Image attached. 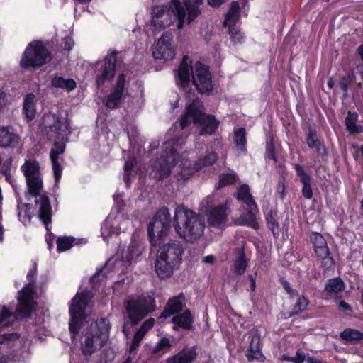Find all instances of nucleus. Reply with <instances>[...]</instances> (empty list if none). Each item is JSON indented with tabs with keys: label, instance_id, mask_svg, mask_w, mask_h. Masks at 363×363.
Wrapping results in <instances>:
<instances>
[{
	"label": "nucleus",
	"instance_id": "4be33fe9",
	"mask_svg": "<svg viewBox=\"0 0 363 363\" xmlns=\"http://www.w3.org/2000/svg\"><path fill=\"white\" fill-rule=\"evenodd\" d=\"M227 221L226 208L218 206L211 209L208 214V223L210 225L220 228L225 225Z\"/></svg>",
	"mask_w": 363,
	"mask_h": 363
},
{
	"label": "nucleus",
	"instance_id": "ddd939ff",
	"mask_svg": "<svg viewBox=\"0 0 363 363\" xmlns=\"http://www.w3.org/2000/svg\"><path fill=\"white\" fill-rule=\"evenodd\" d=\"M118 54V51L113 50L104 57V63L96 77L97 88L104 86L106 82H111L114 79L116 74Z\"/></svg>",
	"mask_w": 363,
	"mask_h": 363
},
{
	"label": "nucleus",
	"instance_id": "72a5a7b5",
	"mask_svg": "<svg viewBox=\"0 0 363 363\" xmlns=\"http://www.w3.org/2000/svg\"><path fill=\"white\" fill-rule=\"evenodd\" d=\"M264 157L266 160H272L274 164L278 162V156L275 151L274 137L272 134H269L267 138Z\"/></svg>",
	"mask_w": 363,
	"mask_h": 363
},
{
	"label": "nucleus",
	"instance_id": "6ab92c4d",
	"mask_svg": "<svg viewBox=\"0 0 363 363\" xmlns=\"http://www.w3.org/2000/svg\"><path fill=\"white\" fill-rule=\"evenodd\" d=\"M293 167L296 171V176L299 178V181L303 185L301 193L303 196L308 200L313 198V192L311 187L313 178L308 174L303 167L299 164H294Z\"/></svg>",
	"mask_w": 363,
	"mask_h": 363
},
{
	"label": "nucleus",
	"instance_id": "69168bd1",
	"mask_svg": "<svg viewBox=\"0 0 363 363\" xmlns=\"http://www.w3.org/2000/svg\"><path fill=\"white\" fill-rule=\"evenodd\" d=\"M248 278L250 281V289L252 291H254L256 288V279L252 274H249Z\"/></svg>",
	"mask_w": 363,
	"mask_h": 363
},
{
	"label": "nucleus",
	"instance_id": "0e129e2a",
	"mask_svg": "<svg viewBox=\"0 0 363 363\" xmlns=\"http://www.w3.org/2000/svg\"><path fill=\"white\" fill-rule=\"evenodd\" d=\"M55 149L58 151V154H63L65 151V145L55 143L54 144Z\"/></svg>",
	"mask_w": 363,
	"mask_h": 363
},
{
	"label": "nucleus",
	"instance_id": "4d7b16f0",
	"mask_svg": "<svg viewBox=\"0 0 363 363\" xmlns=\"http://www.w3.org/2000/svg\"><path fill=\"white\" fill-rule=\"evenodd\" d=\"M306 359L305 352L301 350H298L296 351V354L295 357H293L290 359V362L294 363H303Z\"/></svg>",
	"mask_w": 363,
	"mask_h": 363
},
{
	"label": "nucleus",
	"instance_id": "7ed1b4c3",
	"mask_svg": "<svg viewBox=\"0 0 363 363\" xmlns=\"http://www.w3.org/2000/svg\"><path fill=\"white\" fill-rule=\"evenodd\" d=\"M172 225L179 236L189 243L199 240L206 228L204 218L200 213L183 206L175 208Z\"/></svg>",
	"mask_w": 363,
	"mask_h": 363
},
{
	"label": "nucleus",
	"instance_id": "c85d7f7f",
	"mask_svg": "<svg viewBox=\"0 0 363 363\" xmlns=\"http://www.w3.org/2000/svg\"><path fill=\"white\" fill-rule=\"evenodd\" d=\"M345 286L344 281L340 277H335L327 280L324 291L328 295H331L343 291Z\"/></svg>",
	"mask_w": 363,
	"mask_h": 363
},
{
	"label": "nucleus",
	"instance_id": "b1692460",
	"mask_svg": "<svg viewBox=\"0 0 363 363\" xmlns=\"http://www.w3.org/2000/svg\"><path fill=\"white\" fill-rule=\"evenodd\" d=\"M19 140V136L9 131L8 128H0V147L4 148H14L18 144Z\"/></svg>",
	"mask_w": 363,
	"mask_h": 363
},
{
	"label": "nucleus",
	"instance_id": "a19ab883",
	"mask_svg": "<svg viewBox=\"0 0 363 363\" xmlns=\"http://www.w3.org/2000/svg\"><path fill=\"white\" fill-rule=\"evenodd\" d=\"M247 267V262L245 258L244 250H242L234 262V272L238 275L245 273Z\"/></svg>",
	"mask_w": 363,
	"mask_h": 363
},
{
	"label": "nucleus",
	"instance_id": "39448f33",
	"mask_svg": "<svg viewBox=\"0 0 363 363\" xmlns=\"http://www.w3.org/2000/svg\"><path fill=\"white\" fill-rule=\"evenodd\" d=\"M111 330L110 323L106 318H100L91 323L85 334V339L81 343L82 352L84 356H91L94 352L104 347L108 338Z\"/></svg>",
	"mask_w": 363,
	"mask_h": 363
},
{
	"label": "nucleus",
	"instance_id": "de8ad7c7",
	"mask_svg": "<svg viewBox=\"0 0 363 363\" xmlns=\"http://www.w3.org/2000/svg\"><path fill=\"white\" fill-rule=\"evenodd\" d=\"M172 345L169 340L165 337H162L154 347L153 353L157 354L164 349H170Z\"/></svg>",
	"mask_w": 363,
	"mask_h": 363
},
{
	"label": "nucleus",
	"instance_id": "c03bdc74",
	"mask_svg": "<svg viewBox=\"0 0 363 363\" xmlns=\"http://www.w3.org/2000/svg\"><path fill=\"white\" fill-rule=\"evenodd\" d=\"M354 79L353 74H347L343 76L340 81V88L344 91V96L347 94L348 89Z\"/></svg>",
	"mask_w": 363,
	"mask_h": 363
},
{
	"label": "nucleus",
	"instance_id": "5fc2aeb1",
	"mask_svg": "<svg viewBox=\"0 0 363 363\" xmlns=\"http://www.w3.org/2000/svg\"><path fill=\"white\" fill-rule=\"evenodd\" d=\"M37 274V264L35 262L32 267L29 269L28 274H27V279L29 281L28 283H33V285L35 286V276Z\"/></svg>",
	"mask_w": 363,
	"mask_h": 363
},
{
	"label": "nucleus",
	"instance_id": "473e14b6",
	"mask_svg": "<svg viewBox=\"0 0 363 363\" xmlns=\"http://www.w3.org/2000/svg\"><path fill=\"white\" fill-rule=\"evenodd\" d=\"M189 7V21H194L201 13V6L203 0H186Z\"/></svg>",
	"mask_w": 363,
	"mask_h": 363
},
{
	"label": "nucleus",
	"instance_id": "a211bd4d",
	"mask_svg": "<svg viewBox=\"0 0 363 363\" xmlns=\"http://www.w3.org/2000/svg\"><path fill=\"white\" fill-rule=\"evenodd\" d=\"M186 297L183 292L179 293L177 296L170 298L160 314L159 318L167 319L172 315H178L183 311Z\"/></svg>",
	"mask_w": 363,
	"mask_h": 363
},
{
	"label": "nucleus",
	"instance_id": "5701e85b",
	"mask_svg": "<svg viewBox=\"0 0 363 363\" xmlns=\"http://www.w3.org/2000/svg\"><path fill=\"white\" fill-rule=\"evenodd\" d=\"M48 128L49 130L55 134V137L57 139H60L61 136L72 133L70 121L68 118H63L62 117H57Z\"/></svg>",
	"mask_w": 363,
	"mask_h": 363
},
{
	"label": "nucleus",
	"instance_id": "680f3d73",
	"mask_svg": "<svg viewBox=\"0 0 363 363\" xmlns=\"http://www.w3.org/2000/svg\"><path fill=\"white\" fill-rule=\"evenodd\" d=\"M59 155H60V154H58V151H57L56 149L52 148L50 152V157L51 162H53L55 161H58Z\"/></svg>",
	"mask_w": 363,
	"mask_h": 363
},
{
	"label": "nucleus",
	"instance_id": "774afa93",
	"mask_svg": "<svg viewBox=\"0 0 363 363\" xmlns=\"http://www.w3.org/2000/svg\"><path fill=\"white\" fill-rule=\"evenodd\" d=\"M215 257L213 255H207L203 258V261L205 263L213 264L215 262Z\"/></svg>",
	"mask_w": 363,
	"mask_h": 363
},
{
	"label": "nucleus",
	"instance_id": "49530a36",
	"mask_svg": "<svg viewBox=\"0 0 363 363\" xmlns=\"http://www.w3.org/2000/svg\"><path fill=\"white\" fill-rule=\"evenodd\" d=\"M240 11V6L237 1L232 2L230 9L228 13V19H225L223 23H227V21H236L238 14Z\"/></svg>",
	"mask_w": 363,
	"mask_h": 363
},
{
	"label": "nucleus",
	"instance_id": "603ef678",
	"mask_svg": "<svg viewBox=\"0 0 363 363\" xmlns=\"http://www.w3.org/2000/svg\"><path fill=\"white\" fill-rule=\"evenodd\" d=\"M62 42L64 45L63 50L67 51L68 55L74 45V40L71 36L67 35L66 37L63 38Z\"/></svg>",
	"mask_w": 363,
	"mask_h": 363
},
{
	"label": "nucleus",
	"instance_id": "423d86ee",
	"mask_svg": "<svg viewBox=\"0 0 363 363\" xmlns=\"http://www.w3.org/2000/svg\"><path fill=\"white\" fill-rule=\"evenodd\" d=\"M52 60V54L43 41L34 40L30 42L23 51L19 62L23 69L36 70Z\"/></svg>",
	"mask_w": 363,
	"mask_h": 363
},
{
	"label": "nucleus",
	"instance_id": "2eb2a0df",
	"mask_svg": "<svg viewBox=\"0 0 363 363\" xmlns=\"http://www.w3.org/2000/svg\"><path fill=\"white\" fill-rule=\"evenodd\" d=\"M172 40L173 35L170 32L166 31L162 33L152 50V55L156 60L167 61L174 57L175 50Z\"/></svg>",
	"mask_w": 363,
	"mask_h": 363
},
{
	"label": "nucleus",
	"instance_id": "a18cd8bd",
	"mask_svg": "<svg viewBox=\"0 0 363 363\" xmlns=\"http://www.w3.org/2000/svg\"><path fill=\"white\" fill-rule=\"evenodd\" d=\"M279 283L290 298L298 296V291L291 288L290 283L284 277L279 278Z\"/></svg>",
	"mask_w": 363,
	"mask_h": 363
},
{
	"label": "nucleus",
	"instance_id": "f704fd0d",
	"mask_svg": "<svg viewBox=\"0 0 363 363\" xmlns=\"http://www.w3.org/2000/svg\"><path fill=\"white\" fill-rule=\"evenodd\" d=\"M340 337L346 342H357L363 340V333L356 329L347 328L340 333Z\"/></svg>",
	"mask_w": 363,
	"mask_h": 363
},
{
	"label": "nucleus",
	"instance_id": "cd10ccee",
	"mask_svg": "<svg viewBox=\"0 0 363 363\" xmlns=\"http://www.w3.org/2000/svg\"><path fill=\"white\" fill-rule=\"evenodd\" d=\"M51 85L69 93L77 88V82L73 79H65L63 77L55 75L51 79Z\"/></svg>",
	"mask_w": 363,
	"mask_h": 363
},
{
	"label": "nucleus",
	"instance_id": "09e8293b",
	"mask_svg": "<svg viewBox=\"0 0 363 363\" xmlns=\"http://www.w3.org/2000/svg\"><path fill=\"white\" fill-rule=\"evenodd\" d=\"M144 336L145 335L141 334L138 330L135 333L133 340H132V342H131V344L130 345V348H129L130 353H132L133 351H135L138 347V346Z\"/></svg>",
	"mask_w": 363,
	"mask_h": 363
},
{
	"label": "nucleus",
	"instance_id": "f03ea898",
	"mask_svg": "<svg viewBox=\"0 0 363 363\" xmlns=\"http://www.w3.org/2000/svg\"><path fill=\"white\" fill-rule=\"evenodd\" d=\"M189 62L191 64V61H189L188 55H184L177 70L178 84L183 89H185L189 86L191 81L200 94L211 95L213 86L209 67L199 61L196 62L194 74L192 66L189 65Z\"/></svg>",
	"mask_w": 363,
	"mask_h": 363
},
{
	"label": "nucleus",
	"instance_id": "aec40b11",
	"mask_svg": "<svg viewBox=\"0 0 363 363\" xmlns=\"http://www.w3.org/2000/svg\"><path fill=\"white\" fill-rule=\"evenodd\" d=\"M245 356L248 362H251L255 359L263 362L264 356L262 352L261 336L258 333H255L251 335L250 343L245 352Z\"/></svg>",
	"mask_w": 363,
	"mask_h": 363
},
{
	"label": "nucleus",
	"instance_id": "393cba45",
	"mask_svg": "<svg viewBox=\"0 0 363 363\" xmlns=\"http://www.w3.org/2000/svg\"><path fill=\"white\" fill-rule=\"evenodd\" d=\"M172 323L184 330H191L193 328L194 318L189 309H186L182 313L174 316Z\"/></svg>",
	"mask_w": 363,
	"mask_h": 363
},
{
	"label": "nucleus",
	"instance_id": "ea45409f",
	"mask_svg": "<svg viewBox=\"0 0 363 363\" xmlns=\"http://www.w3.org/2000/svg\"><path fill=\"white\" fill-rule=\"evenodd\" d=\"M309 300L303 295L298 296V299L292 308L291 315H298L306 311L309 305Z\"/></svg>",
	"mask_w": 363,
	"mask_h": 363
},
{
	"label": "nucleus",
	"instance_id": "412c9836",
	"mask_svg": "<svg viewBox=\"0 0 363 363\" xmlns=\"http://www.w3.org/2000/svg\"><path fill=\"white\" fill-rule=\"evenodd\" d=\"M196 346L184 347L174 355L168 357L166 363H192L197 358Z\"/></svg>",
	"mask_w": 363,
	"mask_h": 363
},
{
	"label": "nucleus",
	"instance_id": "e433bc0d",
	"mask_svg": "<svg viewBox=\"0 0 363 363\" xmlns=\"http://www.w3.org/2000/svg\"><path fill=\"white\" fill-rule=\"evenodd\" d=\"M223 26L224 27H228V33L234 44H242L244 43V33L240 31V28H237L236 24H223Z\"/></svg>",
	"mask_w": 363,
	"mask_h": 363
},
{
	"label": "nucleus",
	"instance_id": "8fccbe9b",
	"mask_svg": "<svg viewBox=\"0 0 363 363\" xmlns=\"http://www.w3.org/2000/svg\"><path fill=\"white\" fill-rule=\"evenodd\" d=\"M155 323V321L154 318H149L142 323L138 331L145 335L151 328H153Z\"/></svg>",
	"mask_w": 363,
	"mask_h": 363
},
{
	"label": "nucleus",
	"instance_id": "4c0bfd02",
	"mask_svg": "<svg viewBox=\"0 0 363 363\" xmlns=\"http://www.w3.org/2000/svg\"><path fill=\"white\" fill-rule=\"evenodd\" d=\"M35 294L33 283H28L18 292V300L34 301Z\"/></svg>",
	"mask_w": 363,
	"mask_h": 363
},
{
	"label": "nucleus",
	"instance_id": "13d9d810",
	"mask_svg": "<svg viewBox=\"0 0 363 363\" xmlns=\"http://www.w3.org/2000/svg\"><path fill=\"white\" fill-rule=\"evenodd\" d=\"M135 164V159L133 158L132 160H128V161H126L125 162V164H124V172H125V174H130Z\"/></svg>",
	"mask_w": 363,
	"mask_h": 363
},
{
	"label": "nucleus",
	"instance_id": "dca6fc26",
	"mask_svg": "<svg viewBox=\"0 0 363 363\" xmlns=\"http://www.w3.org/2000/svg\"><path fill=\"white\" fill-rule=\"evenodd\" d=\"M125 92H127L126 75L121 73L118 75L111 93L104 100V106L111 110L118 108Z\"/></svg>",
	"mask_w": 363,
	"mask_h": 363
},
{
	"label": "nucleus",
	"instance_id": "37998d69",
	"mask_svg": "<svg viewBox=\"0 0 363 363\" xmlns=\"http://www.w3.org/2000/svg\"><path fill=\"white\" fill-rule=\"evenodd\" d=\"M13 317V313L11 312L6 306H0V327H9L12 325L9 318Z\"/></svg>",
	"mask_w": 363,
	"mask_h": 363
},
{
	"label": "nucleus",
	"instance_id": "7c9ffc66",
	"mask_svg": "<svg viewBox=\"0 0 363 363\" xmlns=\"http://www.w3.org/2000/svg\"><path fill=\"white\" fill-rule=\"evenodd\" d=\"M277 213L272 210L265 214V220L267 228L272 231L273 236L278 238L279 236V224L277 221Z\"/></svg>",
	"mask_w": 363,
	"mask_h": 363
},
{
	"label": "nucleus",
	"instance_id": "c9c22d12",
	"mask_svg": "<svg viewBox=\"0 0 363 363\" xmlns=\"http://www.w3.org/2000/svg\"><path fill=\"white\" fill-rule=\"evenodd\" d=\"M21 170L26 179L32 177H38L40 171V165L37 161H26L24 164L21 166Z\"/></svg>",
	"mask_w": 363,
	"mask_h": 363
},
{
	"label": "nucleus",
	"instance_id": "6e6d98bb",
	"mask_svg": "<svg viewBox=\"0 0 363 363\" xmlns=\"http://www.w3.org/2000/svg\"><path fill=\"white\" fill-rule=\"evenodd\" d=\"M20 337V335L17 333H4L1 336L0 343L2 344L6 341H15Z\"/></svg>",
	"mask_w": 363,
	"mask_h": 363
},
{
	"label": "nucleus",
	"instance_id": "f3484780",
	"mask_svg": "<svg viewBox=\"0 0 363 363\" xmlns=\"http://www.w3.org/2000/svg\"><path fill=\"white\" fill-rule=\"evenodd\" d=\"M305 140L309 149L315 150L318 157H320L323 160L328 157V152L327 147L318 135L315 125H309L308 128Z\"/></svg>",
	"mask_w": 363,
	"mask_h": 363
},
{
	"label": "nucleus",
	"instance_id": "bf43d9fd",
	"mask_svg": "<svg viewBox=\"0 0 363 363\" xmlns=\"http://www.w3.org/2000/svg\"><path fill=\"white\" fill-rule=\"evenodd\" d=\"M338 307L342 311H352V306L345 301H340L339 302Z\"/></svg>",
	"mask_w": 363,
	"mask_h": 363
},
{
	"label": "nucleus",
	"instance_id": "052dcab7",
	"mask_svg": "<svg viewBox=\"0 0 363 363\" xmlns=\"http://www.w3.org/2000/svg\"><path fill=\"white\" fill-rule=\"evenodd\" d=\"M208 4L212 7H219L223 4L225 3L227 0H207Z\"/></svg>",
	"mask_w": 363,
	"mask_h": 363
},
{
	"label": "nucleus",
	"instance_id": "f8f14e48",
	"mask_svg": "<svg viewBox=\"0 0 363 363\" xmlns=\"http://www.w3.org/2000/svg\"><path fill=\"white\" fill-rule=\"evenodd\" d=\"M310 240L313 245L314 252L318 258L321 261V267L325 271H329L333 269L335 260L331 255L327 241L321 233L312 232L310 235Z\"/></svg>",
	"mask_w": 363,
	"mask_h": 363
},
{
	"label": "nucleus",
	"instance_id": "79ce46f5",
	"mask_svg": "<svg viewBox=\"0 0 363 363\" xmlns=\"http://www.w3.org/2000/svg\"><path fill=\"white\" fill-rule=\"evenodd\" d=\"M238 179V177L235 174H222L219 177L218 183L217 184V189H219L227 186L233 185L237 182Z\"/></svg>",
	"mask_w": 363,
	"mask_h": 363
},
{
	"label": "nucleus",
	"instance_id": "4468645a",
	"mask_svg": "<svg viewBox=\"0 0 363 363\" xmlns=\"http://www.w3.org/2000/svg\"><path fill=\"white\" fill-rule=\"evenodd\" d=\"M236 198L248 208V225L255 230H257L259 228V223L256 220L255 213L258 211V207L250 193L248 184H244L240 186L236 194Z\"/></svg>",
	"mask_w": 363,
	"mask_h": 363
},
{
	"label": "nucleus",
	"instance_id": "20e7f679",
	"mask_svg": "<svg viewBox=\"0 0 363 363\" xmlns=\"http://www.w3.org/2000/svg\"><path fill=\"white\" fill-rule=\"evenodd\" d=\"M203 102L199 98L194 99L186 107L185 112L179 118V127L184 130L192 122L194 125H199V135H212L216 132L220 122L216 116L207 114L202 111Z\"/></svg>",
	"mask_w": 363,
	"mask_h": 363
},
{
	"label": "nucleus",
	"instance_id": "58836bf2",
	"mask_svg": "<svg viewBox=\"0 0 363 363\" xmlns=\"http://www.w3.org/2000/svg\"><path fill=\"white\" fill-rule=\"evenodd\" d=\"M75 238L71 236H61L57 240V250L59 252L69 250L74 245Z\"/></svg>",
	"mask_w": 363,
	"mask_h": 363
},
{
	"label": "nucleus",
	"instance_id": "f257e3e1",
	"mask_svg": "<svg viewBox=\"0 0 363 363\" xmlns=\"http://www.w3.org/2000/svg\"><path fill=\"white\" fill-rule=\"evenodd\" d=\"M169 208L162 207L157 211L147 225V235L152 247H159L155 261V272L161 279L170 277L174 269L182 260L184 247L181 242L170 240L162 245L171 228Z\"/></svg>",
	"mask_w": 363,
	"mask_h": 363
},
{
	"label": "nucleus",
	"instance_id": "6e6552de",
	"mask_svg": "<svg viewBox=\"0 0 363 363\" xmlns=\"http://www.w3.org/2000/svg\"><path fill=\"white\" fill-rule=\"evenodd\" d=\"M26 184L28 189L26 199L30 200L29 195L36 198L35 203L40 204L38 218L45 225L46 230L49 231V225L52 222V206L47 194H40L43 189V181L39 176L32 177L26 179Z\"/></svg>",
	"mask_w": 363,
	"mask_h": 363
},
{
	"label": "nucleus",
	"instance_id": "864d4df0",
	"mask_svg": "<svg viewBox=\"0 0 363 363\" xmlns=\"http://www.w3.org/2000/svg\"><path fill=\"white\" fill-rule=\"evenodd\" d=\"M217 160V155L214 152H211L206 155L201 160L202 166H211Z\"/></svg>",
	"mask_w": 363,
	"mask_h": 363
},
{
	"label": "nucleus",
	"instance_id": "338daca9",
	"mask_svg": "<svg viewBox=\"0 0 363 363\" xmlns=\"http://www.w3.org/2000/svg\"><path fill=\"white\" fill-rule=\"evenodd\" d=\"M307 363H328L325 361L318 359L313 357H308L306 359Z\"/></svg>",
	"mask_w": 363,
	"mask_h": 363
},
{
	"label": "nucleus",
	"instance_id": "2f4dec72",
	"mask_svg": "<svg viewBox=\"0 0 363 363\" xmlns=\"http://www.w3.org/2000/svg\"><path fill=\"white\" fill-rule=\"evenodd\" d=\"M247 133L245 128L235 129L233 141L237 148L241 152L247 151Z\"/></svg>",
	"mask_w": 363,
	"mask_h": 363
},
{
	"label": "nucleus",
	"instance_id": "3c124183",
	"mask_svg": "<svg viewBox=\"0 0 363 363\" xmlns=\"http://www.w3.org/2000/svg\"><path fill=\"white\" fill-rule=\"evenodd\" d=\"M52 170L54 173L55 180L56 182H58L61 177L62 174V167L61 164H60L59 161H55L52 162Z\"/></svg>",
	"mask_w": 363,
	"mask_h": 363
},
{
	"label": "nucleus",
	"instance_id": "0eeeda50",
	"mask_svg": "<svg viewBox=\"0 0 363 363\" xmlns=\"http://www.w3.org/2000/svg\"><path fill=\"white\" fill-rule=\"evenodd\" d=\"M151 23H164L169 21L170 23H184L187 18L189 21V7L186 1L182 2L180 0H170L167 4L156 6L152 9Z\"/></svg>",
	"mask_w": 363,
	"mask_h": 363
},
{
	"label": "nucleus",
	"instance_id": "bb28decb",
	"mask_svg": "<svg viewBox=\"0 0 363 363\" xmlns=\"http://www.w3.org/2000/svg\"><path fill=\"white\" fill-rule=\"evenodd\" d=\"M359 115L356 111H348L345 120L346 130L350 134L354 135L363 132V125H357Z\"/></svg>",
	"mask_w": 363,
	"mask_h": 363
},
{
	"label": "nucleus",
	"instance_id": "c756f323",
	"mask_svg": "<svg viewBox=\"0 0 363 363\" xmlns=\"http://www.w3.org/2000/svg\"><path fill=\"white\" fill-rule=\"evenodd\" d=\"M37 303L35 301L18 300L16 313L22 318H29L35 311Z\"/></svg>",
	"mask_w": 363,
	"mask_h": 363
},
{
	"label": "nucleus",
	"instance_id": "e2e57ef3",
	"mask_svg": "<svg viewBox=\"0 0 363 363\" xmlns=\"http://www.w3.org/2000/svg\"><path fill=\"white\" fill-rule=\"evenodd\" d=\"M6 101V94L4 91H0V112L3 110Z\"/></svg>",
	"mask_w": 363,
	"mask_h": 363
},
{
	"label": "nucleus",
	"instance_id": "1a4fd4ad",
	"mask_svg": "<svg viewBox=\"0 0 363 363\" xmlns=\"http://www.w3.org/2000/svg\"><path fill=\"white\" fill-rule=\"evenodd\" d=\"M125 311L132 325H135L156 308L155 300L150 296H140L126 301Z\"/></svg>",
	"mask_w": 363,
	"mask_h": 363
},
{
	"label": "nucleus",
	"instance_id": "a878e982",
	"mask_svg": "<svg viewBox=\"0 0 363 363\" xmlns=\"http://www.w3.org/2000/svg\"><path fill=\"white\" fill-rule=\"evenodd\" d=\"M35 96L29 93L23 99V113L27 121H32L36 116Z\"/></svg>",
	"mask_w": 363,
	"mask_h": 363
},
{
	"label": "nucleus",
	"instance_id": "9b49d317",
	"mask_svg": "<svg viewBox=\"0 0 363 363\" xmlns=\"http://www.w3.org/2000/svg\"><path fill=\"white\" fill-rule=\"evenodd\" d=\"M177 146L174 142L165 143L164 153L155 162L153 169L155 170L159 179L168 177L172 168L177 164L178 152Z\"/></svg>",
	"mask_w": 363,
	"mask_h": 363
},
{
	"label": "nucleus",
	"instance_id": "9d476101",
	"mask_svg": "<svg viewBox=\"0 0 363 363\" xmlns=\"http://www.w3.org/2000/svg\"><path fill=\"white\" fill-rule=\"evenodd\" d=\"M88 303L89 297L84 292H77L72 299V303L69 308L70 315L69 330L72 337L79 333L83 322L87 317L86 309Z\"/></svg>",
	"mask_w": 363,
	"mask_h": 363
}]
</instances>
